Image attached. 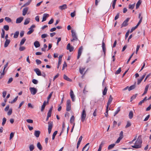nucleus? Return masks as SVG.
<instances>
[{"label": "nucleus", "mask_w": 151, "mask_h": 151, "mask_svg": "<svg viewBox=\"0 0 151 151\" xmlns=\"http://www.w3.org/2000/svg\"><path fill=\"white\" fill-rule=\"evenodd\" d=\"M142 143V141L141 138V136H139L137 140L136 141L134 145H132V147L135 149H138L141 147V144Z\"/></svg>", "instance_id": "f257e3e1"}, {"label": "nucleus", "mask_w": 151, "mask_h": 151, "mask_svg": "<svg viewBox=\"0 0 151 151\" xmlns=\"http://www.w3.org/2000/svg\"><path fill=\"white\" fill-rule=\"evenodd\" d=\"M71 32L73 39L71 40V42H73L74 41H77L78 40V38L76 36L75 32L73 30H72L71 31Z\"/></svg>", "instance_id": "f03ea898"}, {"label": "nucleus", "mask_w": 151, "mask_h": 151, "mask_svg": "<svg viewBox=\"0 0 151 151\" xmlns=\"http://www.w3.org/2000/svg\"><path fill=\"white\" fill-rule=\"evenodd\" d=\"M86 116V113L85 109H84L82 112L81 114V121L83 122L85 120Z\"/></svg>", "instance_id": "7ed1b4c3"}, {"label": "nucleus", "mask_w": 151, "mask_h": 151, "mask_svg": "<svg viewBox=\"0 0 151 151\" xmlns=\"http://www.w3.org/2000/svg\"><path fill=\"white\" fill-rule=\"evenodd\" d=\"M48 132L49 134H50L51 131L52 129L53 126V123L52 122L49 121L48 122Z\"/></svg>", "instance_id": "20e7f679"}, {"label": "nucleus", "mask_w": 151, "mask_h": 151, "mask_svg": "<svg viewBox=\"0 0 151 151\" xmlns=\"http://www.w3.org/2000/svg\"><path fill=\"white\" fill-rule=\"evenodd\" d=\"M71 102L70 100H68L66 102V111H68L71 110Z\"/></svg>", "instance_id": "39448f33"}, {"label": "nucleus", "mask_w": 151, "mask_h": 151, "mask_svg": "<svg viewBox=\"0 0 151 151\" xmlns=\"http://www.w3.org/2000/svg\"><path fill=\"white\" fill-rule=\"evenodd\" d=\"M83 50V47L82 46L80 47L78 50V54L77 55V59H78L80 57L82 51Z\"/></svg>", "instance_id": "423d86ee"}, {"label": "nucleus", "mask_w": 151, "mask_h": 151, "mask_svg": "<svg viewBox=\"0 0 151 151\" xmlns=\"http://www.w3.org/2000/svg\"><path fill=\"white\" fill-rule=\"evenodd\" d=\"M35 27V25H32L30 28L29 29V31L27 32V34L29 35L32 34L34 31L33 28Z\"/></svg>", "instance_id": "0eeeda50"}, {"label": "nucleus", "mask_w": 151, "mask_h": 151, "mask_svg": "<svg viewBox=\"0 0 151 151\" xmlns=\"http://www.w3.org/2000/svg\"><path fill=\"white\" fill-rule=\"evenodd\" d=\"M29 90L31 94L32 95H35L37 92V89L34 87H30Z\"/></svg>", "instance_id": "6e6552de"}, {"label": "nucleus", "mask_w": 151, "mask_h": 151, "mask_svg": "<svg viewBox=\"0 0 151 151\" xmlns=\"http://www.w3.org/2000/svg\"><path fill=\"white\" fill-rule=\"evenodd\" d=\"M66 48L67 50H69L70 52H71L73 50L74 48L73 46H70V44L68 43L67 45Z\"/></svg>", "instance_id": "1a4fd4ad"}, {"label": "nucleus", "mask_w": 151, "mask_h": 151, "mask_svg": "<svg viewBox=\"0 0 151 151\" xmlns=\"http://www.w3.org/2000/svg\"><path fill=\"white\" fill-rule=\"evenodd\" d=\"M89 143L86 144L83 147L82 151H88L89 148V147L88 146Z\"/></svg>", "instance_id": "9d476101"}, {"label": "nucleus", "mask_w": 151, "mask_h": 151, "mask_svg": "<svg viewBox=\"0 0 151 151\" xmlns=\"http://www.w3.org/2000/svg\"><path fill=\"white\" fill-rule=\"evenodd\" d=\"M113 100V98L111 95H110L109 98L108 99V102L107 103L106 106H108V107H109L110 105L111 104V102Z\"/></svg>", "instance_id": "9b49d317"}, {"label": "nucleus", "mask_w": 151, "mask_h": 151, "mask_svg": "<svg viewBox=\"0 0 151 151\" xmlns=\"http://www.w3.org/2000/svg\"><path fill=\"white\" fill-rule=\"evenodd\" d=\"M34 71L38 76H41V71L38 68H37L34 69Z\"/></svg>", "instance_id": "f8f14e48"}, {"label": "nucleus", "mask_w": 151, "mask_h": 151, "mask_svg": "<svg viewBox=\"0 0 151 151\" xmlns=\"http://www.w3.org/2000/svg\"><path fill=\"white\" fill-rule=\"evenodd\" d=\"M49 16V15L47 14H44L43 15L42 20V22H43L46 20V18Z\"/></svg>", "instance_id": "ddd939ff"}, {"label": "nucleus", "mask_w": 151, "mask_h": 151, "mask_svg": "<svg viewBox=\"0 0 151 151\" xmlns=\"http://www.w3.org/2000/svg\"><path fill=\"white\" fill-rule=\"evenodd\" d=\"M70 95L71 97V98L72 100V101H74L75 100V96L74 94L73 91L72 90H71L70 92Z\"/></svg>", "instance_id": "4468645a"}, {"label": "nucleus", "mask_w": 151, "mask_h": 151, "mask_svg": "<svg viewBox=\"0 0 151 151\" xmlns=\"http://www.w3.org/2000/svg\"><path fill=\"white\" fill-rule=\"evenodd\" d=\"M23 18L22 17H19L17 18L16 20V23L18 24L21 23L23 20Z\"/></svg>", "instance_id": "2eb2a0df"}, {"label": "nucleus", "mask_w": 151, "mask_h": 151, "mask_svg": "<svg viewBox=\"0 0 151 151\" xmlns=\"http://www.w3.org/2000/svg\"><path fill=\"white\" fill-rule=\"evenodd\" d=\"M63 56V55H61L59 56V59H58V64L57 66V68H58L59 67L61 64V60H62V58Z\"/></svg>", "instance_id": "dca6fc26"}, {"label": "nucleus", "mask_w": 151, "mask_h": 151, "mask_svg": "<svg viewBox=\"0 0 151 151\" xmlns=\"http://www.w3.org/2000/svg\"><path fill=\"white\" fill-rule=\"evenodd\" d=\"M40 134V132L39 130H35L34 132V135L36 137H38Z\"/></svg>", "instance_id": "f3484780"}, {"label": "nucleus", "mask_w": 151, "mask_h": 151, "mask_svg": "<svg viewBox=\"0 0 151 151\" xmlns=\"http://www.w3.org/2000/svg\"><path fill=\"white\" fill-rule=\"evenodd\" d=\"M129 18H127L125 20L123 23L122 24V27H125L126 26H127L128 24V22L129 21Z\"/></svg>", "instance_id": "a211bd4d"}, {"label": "nucleus", "mask_w": 151, "mask_h": 151, "mask_svg": "<svg viewBox=\"0 0 151 151\" xmlns=\"http://www.w3.org/2000/svg\"><path fill=\"white\" fill-rule=\"evenodd\" d=\"M52 108L53 106H52L50 108V109L49 110L47 114V116L48 117H50L51 116Z\"/></svg>", "instance_id": "6ab92c4d"}, {"label": "nucleus", "mask_w": 151, "mask_h": 151, "mask_svg": "<svg viewBox=\"0 0 151 151\" xmlns=\"http://www.w3.org/2000/svg\"><path fill=\"white\" fill-rule=\"evenodd\" d=\"M28 9V7H25L23 9L22 11V15L23 16H25L26 14Z\"/></svg>", "instance_id": "aec40b11"}, {"label": "nucleus", "mask_w": 151, "mask_h": 151, "mask_svg": "<svg viewBox=\"0 0 151 151\" xmlns=\"http://www.w3.org/2000/svg\"><path fill=\"white\" fill-rule=\"evenodd\" d=\"M67 8V5L66 4H64L63 5L60 6L59 8L61 10L65 9Z\"/></svg>", "instance_id": "412c9836"}, {"label": "nucleus", "mask_w": 151, "mask_h": 151, "mask_svg": "<svg viewBox=\"0 0 151 151\" xmlns=\"http://www.w3.org/2000/svg\"><path fill=\"white\" fill-rule=\"evenodd\" d=\"M10 42V40H9L6 39V40L4 46L5 47H7Z\"/></svg>", "instance_id": "4be33fe9"}, {"label": "nucleus", "mask_w": 151, "mask_h": 151, "mask_svg": "<svg viewBox=\"0 0 151 151\" xmlns=\"http://www.w3.org/2000/svg\"><path fill=\"white\" fill-rule=\"evenodd\" d=\"M34 45L35 47L37 48L40 46V45L39 42L37 41H35L34 42Z\"/></svg>", "instance_id": "5701e85b"}, {"label": "nucleus", "mask_w": 151, "mask_h": 151, "mask_svg": "<svg viewBox=\"0 0 151 151\" xmlns=\"http://www.w3.org/2000/svg\"><path fill=\"white\" fill-rule=\"evenodd\" d=\"M145 75H143L140 79H138L137 81V84H139L143 79L145 77Z\"/></svg>", "instance_id": "b1692460"}, {"label": "nucleus", "mask_w": 151, "mask_h": 151, "mask_svg": "<svg viewBox=\"0 0 151 151\" xmlns=\"http://www.w3.org/2000/svg\"><path fill=\"white\" fill-rule=\"evenodd\" d=\"M26 40V39L24 37L22 39L20 42L19 44L20 46H21L22 45L24 44Z\"/></svg>", "instance_id": "393cba45"}, {"label": "nucleus", "mask_w": 151, "mask_h": 151, "mask_svg": "<svg viewBox=\"0 0 151 151\" xmlns=\"http://www.w3.org/2000/svg\"><path fill=\"white\" fill-rule=\"evenodd\" d=\"M142 1L139 0L136 4V9H138L142 3Z\"/></svg>", "instance_id": "a878e982"}, {"label": "nucleus", "mask_w": 151, "mask_h": 151, "mask_svg": "<svg viewBox=\"0 0 151 151\" xmlns=\"http://www.w3.org/2000/svg\"><path fill=\"white\" fill-rule=\"evenodd\" d=\"M136 83L135 82L134 84L130 86L129 88V91H130L131 90H132L134 89L135 87V85Z\"/></svg>", "instance_id": "bb28decb"}, {"label": "nucleus", "mask_w": 151, "mask_h": 151, "mask_svg": "<svg viewBox=\"0 0 151 151\" xmlns=\"http://www.w3.org/2000/svg\"><path fill=\"white\" fill-rule=\"evenodd\" d=\"M115 144H113L109 145L108 147V150H110L114 148V146H115Z\"/></svg>", "instance_id": "cd10ccee"}, {"label": "nucleus", "mask_w": 151, "mask_h": 151, "mask_svg": "<svg viewBox=\"0 0 151 151\" xmlns=\"http://www.w3.org/2000/svg\"><path fill=\"white\" fill-rule=\"evenodd\" d=\"M19 32L18 31L16 32L14 34V38H17L19 36Z\"/></svg>", "instance_id": "c85d7f7f"}, {"label": "nucleus", "mask_w": 151, "mask_h": 151, "mask_svg": "<svg viewBox=\"0 0 151 151\" xmlns=\"http://www.w3.org/2000/svg\"><path fill=\"white\" fill-rule=\"evenodd\" d=\"M63 78L64 79L69 81H71V80L67 76L65 75H64L63 76Z\"/></svg>", "instance_id": "c756f323"}, {"label": "nucleus", "mask_w": 151, "mask_h": 151, "mask_svg": "<svg viewBox=\"0 0 151 151\" xmlns=\"http://www.w3.org/2000/svg\"><path fill=\"white\" fill-rule=\"evenodd\" d=\"M133 113L132 111H130L129 114V118L130 119H132L133 117Z\"/></svg>", "instance_id": "7c9ffc66"}, {"label": "nucleus", "mask_w": 151, "mask_h": 151, "mask_svg": "<svg viewBox=\"0 0 151 151\" xmlns=\"http://www.w3.org/2000/svg\"><path fill=\"white\" fill-rule=\"evenodd\" d=\"M46 106V101H44L43 102V103L42 106V108L41 109V111H42L44 110L45 106Z\"/></svg>", "instance_id": "2f4dec72"}, {"label": "nucleus", "mask_w": 151, "mask_h": 151, "mask_svg": "<svg viewBox=\"0 0 151 151\" xmlns=\"http://www.w3.org/2000/svg\"><path fill=\"white\" fill-rule=\"evenodd\" d=\"M75 121V117L74 116H72L70 118V122L71 124H72Z\"/></svg>", "instance_id": "473e14b6"}, {"label": "nucleus", "mask_w": 151, "mask_h": 151, "mask_svg": "<svg viewBox=\"0 0 151 151\" xmlns=\"http://www.w3.org/2000/svg\"><path fill=\"white\" fill-rule=\"evenodd\" d=\"M5 20L7 22L9 23L12 22L11 19L8 17H6L5 18Z\"/></svg>", "instance_id": "72a5a7b5"}, {"label": "nucleus", "mask_w": 151, "mask_h": 151, "mask_svg": "<svg viewBox=\"0 0 151 151\" xmlns=\"http://www.w3.org/2000/svg\"><path fill=\"white\" fill-rule=\"evenodd\" d=\"M29 20L30 19L29 18L26 19L24 21V24L27 25L28 24L29 22Z\"/></svg>", "instance_id": "f704fd0d"}, {"label": "nucleus", "mask_w": 151, "mask_h": 151, "mask_svg": "<svg viewBox=\"0 0 151 151\" xmlns=\"http://www.w3.org/2000/svg\"><path fill=\"white\" fill-rule=\"evenodd\" d=\"M31 0H29L27 2V3H25L22 6V7H23L24 6H28V5H29V4H30V3H31Z\"/></svg>", "instance_id": "c9c22d12"}, {"label": "nucleus", "mask_w": 151, "mask_h": 151, "mask_svg": "<svg viewBox=\"0 0 151 151\" xmlns=\"http://www.w3.org/2000/svg\"><path fill=\"white\" fill-rule=\"evenodd\" d=\"M53 91L51 92L49 94V95L48 96L47 98V103H48L49 101L50 100V98H51L53 94Z\"/></svg>", "instance_id": "e433bc0d"}, {"label": "nucleus", "mask_w": 151, "mask_h": 151, "mask_svg": "<svg viewBox=\"0 0 151 151\" xmlns=\"http://www.w3.org/2000/svg\"><path fill=\"white\" fill-rule=\"evenodd\" d=\"M58 133V131H55L53 133L52 136V139L54 140L55 138V136Z\"/></svg>", "instance_id": "4c0bfd02"}, {"label": "nucleus", "mask_w": 151, "mask_h": 151, "mask_svg": "<svg viewBox=\"0 0 151 151\" xmlns=\"http://www.w3.org/2000/svg\"><path fill=\"white\" fill-rule=\"evenodd\" d=\"M37 147L40 150H42V146L40 142H39L37 143Z\"/></svg>", "instance_id": "58836bf2"}, {"label": "nucleus", "mask_w": 151, "mask_h": 151, "mask_svg": "<svg viewBox=\"0 0 151 151\" xmlns=\"http://www.w3.org/2000/svg\"><path fill=\"white\" fill-rule=\"evenodd\" d=\"M107 91V89L106 87H105L103 92V95H105L106 94Z\"/></svg>", "instance_id": "ea45409f"}, {"label": "nucleus", "mask_w": 151, "mask_h": 151, "mask_svg": "<svg viewBox=\"0 0 151 151\" xmlns=\"http://www.w3.org/2000/svg\"><path fill=\"white\" fill-rule=\"evenodd\" d=\"M120 107H119L115 111V112L114 113V116H115L116 115L118 112L120 111Z\"/></svg>", "instance_id": "a19ab883"}, {"label": "nucleus", "mask_w": 151, "mask_h": 151, "mask_svg": "<svg viewBox=\"0 0 151 151\" xmlns=\"http://www.w3.org/2000/svg\"><path fill=\"white\" fill-rule=\"evenodd\" d=\"M4 74V71H3L1 72V71L0 72V80L3 77V76Z\"/></svg>", "instance_id": "79ce46f5"}, {"label": "nucleus", "mask_w": 151, "mask_h": 151, "mask_svg": "<svg viewBox=\"0 0 151 151\" xmlns=\"http://www.w3.org/2000/svg\"><path fill=\"white\" fill-rule=\"evenodd\" d=\"M1 31L2 33L1 34V37L2 38H4L5 33V31L3 29H1Z\"/></svg>", "instance_id": "37998d69"}, {"label": "nucleus", "mask_w": 151, "mask_h": 151, "mask_svg": "<svg viewBox=\"0 0 151 151\" xmlns=\"http://www.w3.org/2000/svg\"><path fill=\"white\" fill-rule=\"evenodd\" d=\"M135 4H129V8L131 9H132L134 7Z\"/></svg>", "instance_id": "c03bdc74"}, {"label": "nucleus", "mask_w": 151, "mask_h": 151, "mask_svg": "<svg viewBox=\"0 0 151 151\" xmlns=\"http://www.w3.org/2000/svg\"><path fill=\"white\" fill-rule=\"evenodd\" d=\"M29 149L30 151H32L34 149V146L33 145H29Z\"/></svg>", "instance_id": "a18cd8bd"}, {"label": "nucleus", "mask_w": 151, "mask_h": 151, "mask_svg": "<svg viewBox=\"0 0 151 151\" xmlns=\"http://www.w3.org/2000/svg\"><path fill=\"white\" fill-rule=\"evenodd\" d=\"M109 107H108V106H106V112L105 113V115L106 116V117H107L108 116V109Z\"/></svg>", "instance_id": "49530a36"}, {"label": "nucleus", "mask_w": 151, "mask_h": 151, "mask_svg": "<svg viewBox=\"0 0 151 151\" xmlns=\"http://www.w3.org/2000/svg\"><path fill=\"white\" fill-rule=\"evenodd\" d=\"M6 119L5 118H4L3 119V122L2 123V125L3 126H4L6 123Z\"/></svg>", "instance_id": "de8ad7c7"}, {"label": "nucleus", "mask_w": 151, "mask_h": 151, "mask_svg": "<svg viewBox=\"0 0 151 151\" xmlns=\"http://www.w3.org/2000/svg\"><path fill=\"white\" fill-rule=\"evenodd\" d=\"M131 123L129 121H128L127 122V124H126V125L125 126V128H127L129 127L130 126H131Z\"/></svg>", "instance_id": "09e8293b"}, {"label": "nucleus", "mask_w": 151, "mask_h": 151, "mask_svg": "<svg viewBox=\"0 0 151 151\" xmlns=\"http://www.w3.org/2000/svg\"><path fill=\"white\" fill-rule=\"evenodd\" d=\"M12 109H9V111L7 112V115L8 116L10 115L12 113Z\"/></svg>", "instance_id": "8fccbe9b"}, {"label": "nucleus", "mask_w": 151, "mask_h": 151, "mask_svg": "<svg viewBox=\"0 0 151 151\" xmlns=\"http://www.w3.org/2000/svg\"><path fill=\"white\" fill-rule=\"evenodd\" d=\"M25 49V47L21 46L19 48V51H21L24 50Z\"/></svg>", "instance_id": "3c124183"}, {"label": "nucleus", "mask_w": 151, "mask_h": 151, "mask_svg": "<svg viewBox=\"0 0 151 151\" xmlns=\"http://www.w3.org/2000/svg\"><path fill=\"white\" fill-rule=\"evenodd\" d=\"M121 71V68H119V69L116 71L115 72L116 74H119L120 72Z\"/></svg>", "instance_id": "603ef678"}, {"label": "nucleus", "mask_w": 151, "mask_h": 151, "mask_svg": "<svg viewBox=\"0 0 151 151\" xmlns=\"http://www.w3.org/2000/svg\"><path fill=\"white\" fill-rule=\"evenodd\" d=\"M14 133L12 132H11L10 135L9 139H11L14 136Z\"/></svg>", "instance_id": "864d4df0"}, {"label": "nucleus", "mask_w": 151, "mask_h": 151, "mask_svg": "<svg viewBox=\"0 0 151 151\" xmlns=\"http://www.w3.org/2000/svg\"><path fill=\"white\" fill-rule=\"evenodd\" d=\"M137 94H136L133 95L131 98V101H132L133 99H134L137 97Z\"/></svg>", "instance_id": "5fc2aeb1"}, {"label": "nucleus", "mask_w": 151, "mask_h": 151, "mask_svg": "<svg viewBox=\"0 0 151 151\" xmlns=\"http://www.w3.org/2000/svg\"><path fill=\"white\" fill-rule=\"evenodd\" d=\"M117 0H114L113 1L112 6L113 7V9H114L115 8V5L116 4V2Z\"/></svg>", "instance_id": "6e6d98bb"}, {"label": "nucleus", "mask_w": 151, "mask_h": 151, "mask_svg": "<svg viewBox=\"0 0 151 151\" xmlns=\"http://www.w3.org/2000/svg\"><path fill=\"white\" fill-rule=\"evenodd\" d=\"M32 82L34 84H37L38 83V81L35 79H33L32 80Z\"/></svg>", "instance_id": "4d7b16f0"}, {"label": "nucleus", "mask_w": 151, "mask_h": 151, "mask_svg": "<svg viewBox=\"0 0 151 151\" xmlns=\"http://www.w3.org/2000/svg\"><path fill=\"white\" fill-rule=\"evenodd\" d=\"M71 16L72 17H73L76 15V11H74L73 12H72L70 14Z\"/></svg>", "instance_id": "13d9d810"}, {"label": "nucleus", "mask_w": 151, "mask_h": 151, "mask_svg": "<svg viewBox=\"0 0 151 151\" xmlns=\"http://www.w3.org/2000/svg\"><path fill=\"white\" fill-rule=\"evenodd\" d=\"M36 63L38 65H40L41 64V61L37 59L35 60Z\"/></svg>", "instance_id": "bf43d9fd"}, {"label": "nucleus", "mask_w": 151, "mask_h": 151, "mask_svg": "<svg viewBox=\"0 0 151 151\" xmlns=\"http://www.w3.org/2000/svg\"><path fill=\"white\" fill-rule=\"evenodd\" d=\"M48 36V35L46 34H44L41 35V38L42 39Z\"/></svg>", "instance_id": "052dcab7"}, {"label": "nucleus", "mask_w": 151, "mask_h": 151, "mask_svg": "<svg viewBox=\"0 0 151 151\" xmlns=\"http://www.w3.org/2000/svg\"><path fill=\"white\" fill-rule=\"evenodd\" d=\"M4 28L6 31H7L9 29V26L7 25H4Z\"/></svg>", "instance_id": "680f3d73"}, {"label": "nucleus", "mask_w": 151, "mask_h": 151, "mask_svg": "<svg viewBox=\"0 0 151 151\" xmlns=\"http://www.w3.org/2000/svg\"><path fill=\"white\" fill-rule=\"evenodd\" d=\"M85 68H83L80 69H79L80 72L81 74H83V71L85 70Z\"/></svg>", "instance_id": "e2e57ef3"}, {"label": "nucleus", "mask_w": 151, "mask_h": 151, "mask_svg": "<svg viewBox=\"0 0 151 151\" xmlns=\"http://www.w3.org/2000/svg\"><path fill=\"white\" fill-rule=\"evenodd\" d=\"M140 47V46L139 45H137V48L136 51V54H137L138 51L139 50V49Z\"/></svg>", "instance_id": "0e129e2a"}, {"label": "nucleus", "mask_w": 151, "mask_h": 151, "mask_svg": "<svg viewBox=\"0 0 151 151\" xmlns=\"http://www.w3.org/2000/svg\"><path fill=\"white\" fill-rule=\"evenodd\" d=\"M142 17L141 18H140V20H139V22H138V23H137V24L136 25L137 26V27L139 25V24L141 23V22L142 21Z\"/></svg>", "instance_id": "69168bd1"}, {"label": "nucleus", "mask_w": 151, "mask_h": 151, "mask_svg": "<svg viewBox=\"0 0 151 151\" xmlns=\"http://www.w3.org/2000/svg\"><path fill=\"white\" fill-rule=\"evenodd\" d=\"M26 121L28 123H32L33 122V121L31 119H27Z\"/></svg>", "instance_id": "338daca9"}, {"label": "nucleus", "mask_w": 151, "mask_h": 151, "mask_svg": "<svg viewBox=\"0 0 151 151\" xmlns=\"http://www.w3.org/2000/svg\"><path fill=\"white\" fill-rule=\"evenodd\" d=\"M12 81H13V78H10L9 79L7 83L8 84H9V83H10L11 82H12Z\"/></svg>", "instance_id": "774afa93"}]
</instances>
